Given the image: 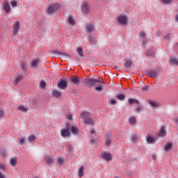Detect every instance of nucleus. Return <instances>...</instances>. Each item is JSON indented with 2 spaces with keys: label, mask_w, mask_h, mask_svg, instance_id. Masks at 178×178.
<instances>
[{
  "label": "nucleus",
  "mask_w": 178,
  "mask_h": 178,
  "mask_svg": "<svg viewBox=\"0 0 178 178\" xmlns=\"http://www.w3.org/2000/svg\"><path fill=\"white\" fill-rule=\"evenodd\" d=\"M90 144H95V140L90 139Z\"/></svg>",
  "instance_id": "4d7b16f0"
},
{
  "label": "nucleus",
  "mask_w": 178,
  "mask_h": 178,
  "mask_svg": "<svg viewBox=\"0 0 178 178\" xmlns=\"http://www.w3.org/2000/svg\"><path fill=\"white\" fill-rule=\"evenodd\" d=\"M40 60L39 58H35L32 60L31 63V67L32 69H35V67H38V63H40Z\"/></svg>",
  "instance_id": "6e6552de"
},
{
  "label": "nucleus",
  "mask_w": 178,
  "mask_h": 178,
  "mask_svg": "<svg viewBox=\"0 0 178 178\" xmlns=\"http://www.w3.org/2000/svg\"><path fill=\"white\" fill-rule=\"evenodd\" d=\"M163 3H170L172 0H161Z\"/></svg>",
  "instance_id": "09e8293b"
},
{
  "label": "nucleus",
  "mask_w": 178,
  "mask_h": 178,
  "mask_svg": "<svg viewBox=\"0 0 178 178\" xmlns=\"http://www.w3.org/2000/svg\"><path fill=\"white\" fill-rule=\"evenodd\" d=\"M0 178H6V177L2 174V172L0 171Z\"/></svg>",
  "instance_id": "864d4df0"
},
{
  "label": "nucleus",
  "mask_w": 178,
  "mask_h": 178,
  "mask_svg": "<svg viewBox=\"0 0 178 178\" xmlns=\"http://www.w3.org/2000/svg\"><path fill=\"white\" fill-rule=\"evenodd\" d=\"M60 8V4L58 3H54L51 5H49L48 9H47V13L48 15H54V13H56L58 12V9Z\"/></svg>",
  "instance_id": "f257e3e1"
},
{
  "label": "nucleus",
  "mask_w": 178,
  "mask_h": 178,
  "mask_svg": "<svg viewBox=\"0 0 178 178\" xmlns=\"http://www.w3.org/2000/svg\"><path fill=\"white\" fill-rule=\"evenodd\" d=\"M18 141H19L21 145H24V138H18Z\"/></svg>",
  "instance_id": "ea45409f"
},
{
  "label": "nucleus",
  "mask_w": 178,
  "mask_h": 178,
  "mask_svg": "<svg viewBox=\"0 0 178 178\" xmlns=\"http://www.w3.org/2000/svg\"><path fill=\"white\" fill-rule=\"evenodd\" d=\"M46 162L48 164H51L54 162V159L52 157L47 156L46 157Z\"/></svg>",
  "instance_id": "2f4dec72"
},
{
  "label": "nucleus",
  "mask_w": 178,
  "mask_h": 178,
  "mask_svg": "<svg viewBox=\"0 0 178 178\" xmlns=\"http://www.w3.org/2000/svg\"><path fill=\"white\" fill-rule=\"evenodd\" d=\"M141 109H143V107L138 106L136 108V112H141Z\"/></svg>",
  "instance_id": "8fccbe9b"
},
{
  "label": "nucleus",
  "mask_w": 178,
  "mask_h": 178,
  "mask_svg": "<svg viewBox=\"0 0 178 178\" xmlns=\"http://www.w3.org/2000/svg\"><path fill=\"white\" fill-rule=\"evenodd\" d=\"M52 94L54 97H56V98H59V97H60V92L59 90H54Z\"/></svg>",
  "instance_id": "393cba45"
},
{
  "label": "nucleus",
  "mask_w": 178,
  "mask_h": 178,
  "mask_svg": "<svg viewBox=\"0 0 178 178\" xmlns=\"http://www.w3.org/2000/svg\"><path fill=\"white\" fill-rule=\"evenodd\" d=\"M71 131L73 134H79V127L72 126L71 128Z\"/></svg>",
  "instance_id": "412c9836"
},
{
  "label": "nucleus",
  "mask_w": 178,
  "mask_h": 178,
  "mask_svg": "<svg viewBox=\"0 0 178 178\" xmlns=\"http://www.w3.org/2000/svg\"><path fill=\"white\" fill-rule=\"evenodd\" d=\"M153 160L155 161L156 159V156L154 154L152 155Z\"/></svg>",
  "instance_id": "bf43d9fd"
},
{
  "label": "nucleus",
  "mask_w": 178,
  "mask_h": 178,
  "mask_svg": "<svg viewBox=\"0 0 178 178\" xmlns=\"http://www.w3.org/2000/svg\"><path fill=\"white\" fill-rule=\"evenodd\" d=\"M172 147H173V144L172 143H168L165 145L164 147L165 152H168V151H170V149H172Z\"/></svg>",
  "instance_id": "4be33fe9"
},
{
  "label": "nucleus",
  "mask_w": 178,
  "mask_h": 178,
  "mask_svg": "<svg viewBox=\"0 0 178 178\" xmlns=\"http://www.w3.org/2000/svg\"><path fill=\"white\" fill-rule=\"evenodd\" d=\"M110 104L111 105H115V104H116V100L113 99H110Z\"/></svg>",
  "instance_id": "49530a36"
},
{
  "label": "nucleus",
  "mask_w": 178,
  "mask_h": 178,
  "mask_svg": "<svg viewBox=\"0 0 178 178\" xmlns=\"http://www.w3.org/2000/svg\"><path fill=\"white\" fill-rule=\"evenodd\" d=\"M170 62L172 63V65H176V66H178V60L175 57H172Z\"/></svg>",
  "instance_id": "7c9ffc66"
},
{
  "label": "nucleus",
  "mask_w": 178,
  "mask_h": 178,
  "mask_svg": "<svg viewBox=\"0 0 178 178\" xmlns=\"http://www.w3.org/2000/svg\"><path fill=\"white\" fill-rule=\"evenodd\" d=\"M10 4L13 8H16V6H17V2H16V1H11Z\"/></svg>",
  "instance_id": "a19ab883"
},
{
  "label": "nucleus",
  "mask_w": 178,
  "mask_h": 178,
  "mask_svg": "<svg viewBox=\"0 0 178 178\" xmlns=\"http://www.w3.org/2000/svg\"><path fill=\"white\" fill-rule=\"evenodd\" d=\"M118 22L122 26L127 24V17L125 15H120L118 17Z\"/></svg>",
  "instance_id": "20e7f679"
},
{
  "label": "nucleus",
  "mask_w": 178,
  "mask_h": 178,
  "mask_svg": "<svg viewBox=\"0 0 178 178\" xmlns=\"http://www.w3.org/2000/svg\"><path fill=\"white\" fill-rule=\"evenodd\" d=\"M111 140H112V134H106V140H105L106 145H107V146L111 145V143H112Z\"/></svg>",
  "instance_id": "9d476101"
},
{
  "label": "nucleus",
  "mask_w": 178,
  "mask_h": 178,
  "mask_svg": "<svg viewBox=\"0 0 178 178\" xmlns=\"http://www.w3.org/2000/svg\"><path fill=\"white\" fill-rule=\"evenodd\" d=\"M0 156H2L3 158H5V156H6V152L5 151L1 152Z\"/></svg>",
  "instance_id": "a18cd8bd"
},
{
  "label": "nucleus",
  "mask_w": 178,
  "mask_h": 178,
  "mask_svg": "<svg viewBox=\"0 0 178 178\" xmlns=\"http://www.w3.org/2000/svg\"><path fill=\"white\" fill-rule=\"evenodd\" d=\"M55 52H56V54H60V52H59L58 51H56Z\"/></svg>",
  "instance_id": "680f3d73"
},
{
  "label": "nucleus",
  "mask_w": 178,
  "mask_h": 178,
  "mask_svg": "<svg viewBox=\"0 0 178 178\" xmlns=\"http://www.w3.org/2000/svg\"><path fill=\"white\" fill-rule=\"evenodd\" d=\"M0 169H1V170L5 171V169H6V165L3 164V163H1L0 164Z\"/></svg>",
  "instance_id": "79ce46f5"
},
{
  "label": "nucleus",
  "mask_w": 178,
  "mask_h": 178,
  "mask_svg": "<svg viewBox=\"0 0 178 178\" xmlns=\"http://www.w3.org/2000/svg\"><path fill=\"white\" fill-rule=\"evenodd\" d=\"M97 83H101V81L97 79L90 78L86 79L84 81V84H86V86H87L88 87H94L95 86H98Z\"/></svg>",
  "instance_id": "f03ea898"
},
{
  "label": "nucleus",
  "mask_w": 178,
  "mask_h": 178,
  "mask_svg": "<svg viewBox=\"0 0 178 178\" xmlns=\"http://www.w3.org/2000/svg\"><path fill=\"white\" fill-rule=\"evenodd\" d=\"M164 38H165V41H169L170 37L169 35H167V36H165Z\"/></svg>",
  "instance_id": "6e6d98bb"
},
{
  "label": "nucleus",
  "mask_w": 178,
  "mask_h": 178,
  "mask_svg": "<svg viewBox=\"0 0 178 178\" xmlns=\"http://www.w3.org/2000/svg\"><path fill=\"white\" fill-rule=\"evenodd\" d=\"M146 75L148 77H158V72L154 70H149L147 71Z\"/></svg>",
  "instance_id": "423d86ee"
},
{
  "label": "nucleus",
  "mask_w": 178,
  "mask_h": 178,
  "mask_svg": "<svg viewBox=\"0 0 178 178\" xmlns=\"http://www.w3.org/2000/svg\"><path fill=\"white\" fill-rule=\"evenodd\" d=\"M129 123L131 126H134L136 123H137V119L136 118V116L131 115L129 118Z\"/></svg>",
  "instance_id": "f8f14e48"
},
{
  "label": "nucleus",
  "mask_w": 178,
  "mask_h": 178,
  "mask_svg": "<svg viewBox=\"0 0 178 178\" xmlns=\"http://www.w3.org/2000/svg\"><path fill=\"white\" fill-rule=\"evenodd\" d=\"M26 67H27V64L22 63L21 64V68L22 69V70H26Z\"/></svg>",
  "instance_id": "37998d69"
},
{
  "label": "nucleus",
  "mask_w": 178,
  "mask_h": 178,
  "mask_svg": "<svg viewBox=\"0 0 178 178\" xmlns=\"http://www.w3.org/2000/svg\"><path fill=\"white\" fill-rule=\"evenodd\" d=\"M91 116V114L88 111L82 112L81 114H80V118H82V119H86V118H90Z\"/></svg>",
  "instance_id": "f3484780"
},
{
  "label": "nucleus",
  "mask_w": 178,
  "mask_h": 178,
  "mask_svg": "<svg viewBox=\"0 0 178 178\" xmlns=\"http://www.w3.org/2000/svg\"><path fill=\"white\" fill-rule=\"evenodd\" d=\"M175 20H176V22H178V15H177L175 16Z\"/></svg>",
  "instance_id": "052dcab7"
},
{
  "label": "nucleus",
  "mask_w": 178,
  "mask_h": 178,
  "mask_svg": "<svg viewBox=\"0 0 178 178\" xmlns=\"http://www.w3.org/2000/svg\"><path fill=\"white\" fill-rule=\"evenodd\" d=\"M70 80L72 83H73V84H74L75 86H79V84H80V78L76 76L71 77Z\"/></svg>",
  "instance_id": "9b49d317"
},
{
  "label": "nucleus",
  "mask_w": 178,
  "mask_h": 178,
  "mask_svg": "<svg viewBox=\"0 0 178 178\" xmlns=\"http://www.w3.org/2000/svg\"><path fill=\"white\" fill-rule=\"evenodd\" d=\"M28 140L30 143H33V141H35L36 137L35 135L31 134L29 136Z\"/></svg>",
  "instance_id": "a878e982"
},
{
  "label": "nucleus",
  "mask_w": 178,
  "mask_h": 178,
  "mask_svg": "<svg viewBox=\"0 0 178 178\" xmlns=\"http://www.w3.org/2000/svg\"><path fill=\"white\" fill-rule=\"evenodd\" d=\"M68 22L70 24H72V26H74V19H73V17H69Z\"/></svg>",
  "instance_id": "72a5a7b5"
},
{
  "label": "nucleus",
  "mask_w": 178,
  "mask_h": 178,
  "mask_svg": "<svg viewBox=\"0 0 178 178\" xmlns=\"http://www.w3.org/2000/svg\"><path fill=\"white\" fill-rule=\"evenodd\" d=\"M3 116V111L2 109H0V118H2Z\"/></svg>",
  "instance_id": "5fc2aeb1"
},
{
  "label": "nucleus",
  "mask_w": 178,
  "mask_h": 178,
  "mask_svg": "<svg viewBox=\"0 0 178 178\" xmlns=\"http://www.w3.org/2000/svg\"><path fill=\"white\" fill-rule=\"evenodd\" d=\"M23 80V75L19 74V75H15L13 76V83L15 84V86H17L20 81Z\"/></svg>",
  "instance_id": "39448f33"
},
{
  "label": "nucleus",
  "mask_w": 178,
  "mask_h": 178,
  "mask_svg": "<svg viewBox=\"0 0 178 178\" xmlns=\"http://www.w3.org/2000/svg\"><path fill=\"white\" fill-rule=\"evenodd\" d=\"M139 37H140V38H145V32L144 31L140 32Z\"/></svg>",
  "instance_id": "58836bf2"
},
{
  "label": "nucleus",
  "mask_w": 178,
  "mask_h": 178,
  "mask_svg": "<svg viewBox=\"0 0 178 178\" xmlns=\"http://www.w3.org/2000/svg\"><path fill=\"white\" fill-rule=\"evenodd\" d=\"M67 118L68 119V120H70L72 121V116L71 114H69L67 116Z\"/></svg>",
  "instance_id": "603ef678"
},
{
  "label": "nucleus",
  "mask_w": 178,
  "mask_h": 178,
  "mask_svg": "<svg viewBox=\"0 0 178 178\" xmlns=\"http://www.w3.org/2000/svg\"><path fill=\"white\" fill-rule=\"evenodd\" d=\"M10 165L13 168H15L17 165V158L10 159Z\"/></svg>",
  "instance_id": "dca6fc26"
},
{
  "label": "nucleus",
  "mask_w": 178,
  "mask_h": 178,
  "mask_svg": "<svg viewBox=\"0 0 178 178\" xmlns=\"http://www.w3.org/2000/svg\"><path fill=\"white\" fill-rule=\"evenodd\" d=\"M103 84H105V82H102Z\"/></svg>",
  "instance_id": "0e129e2a"
},
{
  "label": "nucleus",
  "mask_w": 178,
  "mask_h": 178,
  "mask_svg": "<svg viewBox=\"0 0 178 178\" xmlns=\"http://www.w3.org/2000/svg\"><path fill=\"white\" fill-rule=\"evenodd\" d=\"M76 51L81 58H83V48L82 47H78L76 49Z\"/></svg>",
  "instance_id": "c756f323"
},
{
  "label": "nucleus",
  "mask_w": 178,
  "mask_h": 178,
  "mask_svg": "<svg viewBox=\"0 0 178 178\" xmlns=\"http://www.w3.org/2000/svg\"><path fill=\"white\" fill-rule=\"evenodd\" d=\"M103 159L106 161H111L112 159V154L109 152H105L102 155Z\"/></svg>",
  "instance_id": "4468645a"
},
{
  "label": "nucleus",
  "mask_w": 178,
  "mask_h": 178,
  "mask_svg": "<svg viewBox=\"0 0 178 178\" xmlns=\"http://www.w3.org/2000/svg\"><path fill=\"white\" fill-rule=\"evenodd\" d=\"M131 66V61L130 60H127L125 63V67H127V69H129V67H130Z\"/></svg>",
  "instance_id": "c9c22d12"
},
{
  "label": "nucleus",
  "mask_w": 178,
  "mask_h": 178,
  "mask_svg": "<svg viewBox=\"0 0 178 178\" xmlns=\"http://www.w3.org/2000/svg\"><path fill=\"white\" fill-rule=\"evenodd\" d=\"M18 111H22V112H27V111H29V108H26L24 106L20 105L18 107Z\"/></svg>",
  "instance_id": "b1692460"
},
{
  "label": "nucleus",
  "mask_w": 178,
  "mask_h": 178,
  "mask_svg": "<svg viewBox=\"0 0 178 178\" xmlns=\"http://www.w3.org/2000/svg\"><path fill=\"white\" fill-rule=\"evenodd\" d=\"M149 105H151V106H152L153 108H156V106H158V103L155 102L154 101H149Z\"/></svg>",
  "instance_id": "473e14b6"
},
{
  "label": "nucleus",
  "mask_w": 178,
  "mask_h": 178,
  "mask_svg": "<svg viewBox=\"0 0 178 178\" xmlns=\"http://www.w3.org/2000/svg\"><path fill=\"white\" fill-rule=\"evenodd\" d=\"M86 29L88 33H92L94 31V25L92 24H88L86 26Z\"/></svg>",
  "instance_id": "2eb2a0df"
},
{
  "label": "nucleus",
  "mask_w": 178,
  "mask_h": 178,
  "mask_svg": "<svg viewBox=\"0 0 178 178\" xmlns=\"http://www.w3.org/2000/svg\"><path fill=\"white\" fill-rule=\"evenodd\" d=\"M79 177H83V175H84V166H81L79 170Z\"/></svg>",
  "instance_id": "5701e85b"
},
{
  "label": "nucleus",
  "mask_w": 178,
  "mask_h": 178,
  "mask_svg": "<svg viewBox=\"0 0 178 178\" xmlns=\"http://www.w3.org/2000/svg\"><path fill=\"white\" fill-rule=\"evenodd\" d=\"M61 136L64 138L69 137V136H70V131H69V129H62Z\"/></svg>",
  "instance_id": "ddd939ff"
},
{
  "label": "nucleus",
  "mask_w": 178,
  "mask_h": 178,
  "mask_svg": "<svg viewBox=\"0 0 178 178\" xmlns=\"http://www.w3.org/2000/svg\"><path fill=\"white\" fill-rule=\"evenodd\" d=\"M66 149H67V151H69L70 152H72L73 151V147H72V145H68L66 146Z\"/></svg>",
  "instance_id": "4c0bfd02"
},
{
  "label": "nucleus",
  "mask_w": 178,
  "mask_h": 178,
  "mask_svg": "<svg viewBox=\"0 0 178 178\" xmlns=\"http://www.w3.org/2000/svg\"><path fill=\"white\" fill-rule=\"evenodd\" d=\"M147 142L148 143V144H154V143H155V138L151 136H148L147 138Z\"/></svg>",
  "instance_id": "bb28decb"
},
{
  "label": "nucleus",
  "mask_w": 178,
  "mask_h": 178,
  "mask_svg": "<svg viewBox=\"0 0 178 178\" xmlns=\"http://www.w3.org/2000/svg\"><path fill=\"white\" fill-rule=\"evenodd\" d=\"M86 124H90L91 126L94 125V120L92 118H86L85 120Z\"/></svg>",
  "instance_id": "aec40b11"
},
{
  "label": "nucleus",
  "mask_w": 178,
  "mask_h": 178,
  "mask_svg": "<svg viewBox=\"0 0 178 178\" xmlns=\"http://www.w3.org/2000/svg\"><path fill=\"white\" fill-rule=\"evenodd\" d=\"M19 27H20V23L19 22H16L13 26V35H17V33H19Z\"/></svg>",
  "instance_id": "0eeeda50"
},
{
  "label": "nucleus",
  "mask_w": 178,
  "mask_h": 178,
  "mask_svg": "<svg viewBox=\"0 0 178 178\" xmlns=\"http://www.w3.org/2000/svg\"><path fill=\"white\" fill-rule=\"evenodd\" d=\"M46 86H47V83H45V81H42L40 82V87H42V88H44Z\"/></svg>",
  "instance_id": "c03bdc74"
},
{
  "label": "nucleus",
  "mask_w": 178,
  "mask_h": 178,
  "mask_svg": "<svg viewBox=\"0 0 178 178\" xmlns=\"http://www.w3.org/2000/svg\"><path fill=\"white\" fill-rule=\"evenodd\" d=\"M131 140L134 143H136V141H137V136H133Z\"/></svg>",
  "instance_id": "3c124183"
},
{
  "label": "nucleus",
  "mask_w": 178,
  "mask_h": 178,
  "mask_svg": "<svg viewBox=\"0 0 178 178\" xmlns=\"http://www.w3.org/2000/svg\"><path fill=\"white\" fill-rule=\"evenodd\" d=\"M117 99L120 101H124V99H126V96L123 94H119L117 95Z\"/></svg>",
  "instance_id": "cd10ccee"
},
{
  "label": "nucleus",
  "mask_w": 178,
  "mask_h": 178,
  "mask_svg": "<svg viewBox=\"0 0 178 178\" xmlns=\"http://www.w3.org/2000/svg\"><path fill=\"white\" fill-rule=\"evenodd\" d=\"M3 10L8 13L10 12V6L8 3H5L3 4Z\"/></svg>",
  "instance_id": "a211bd4d"
},
{
  "label": "nucleus",
  "mask_w": 178,
  "mask_h": 178,
  "mask_svg": "<svg viewBox=\"0 0 178 178\" xmlns=\"http://www.w3.org/2000/svg\"><path fill=\"white\" fill-rule=\"evenodd\" d=\"M147 42H143V44H147Z\"/></svg>",
  "instance_id": "e2e57ef3"
},
{
  "label": "nucleus",
  "mask_w": 178,
  "mask_h": 178,
  "mask_svg": "<svg viewBox=\"0 0 178 178\" xmlns=\"http://www.w3.org/2000/svg\"><path fill=\"white\" fill-rule=\"evenodd\" d=\"M160 137H165L166 136V131H165V127H162L160 132L159 133Z\"/></svg>",
  "instance_id": "6ab92c4d"
},
{
  "label": "nucleus",
  "mask_w": 178,
  "mask_h": 178,
  "mask_svg": "<svg viewBox=\"0 0 178 178\" xmlns=\"http://www.w3.org/2000/svg\"><path fill=\"white\" fill-rule=\"evenodd\" d=\"M98 86H96L95 88V90H96V91H102V90H104V86H102V85H97Z\"/></svg>",
  "instance_id": "f704fd0d"
},
{
  "label": "nucleus",
  "mask_w": 178,
  "mask_h": 178,
  "mask_svg": "<svg viewBox=\"0 0 178 178\" xmlns=\"http://www.w3.org/2000/svg\"><path fill=\"white\" fill-rule=\"evenodd\" d=\"M141 90L142 91H147V90H148V86H144L143 87H142Z\"/></svg>",
  "instance_id": "de8ad7c7"
},
{
  "label": "nucleus",
  "mask_w": 178,
  "mask_h": 178,
  "mask_svg": "<svg viewBox=\"0 0 178 178\" xmlns=\"http://www.w3.org/2000/svg\"><path fill=\"white\" fill-rule=\"evenodd\" d=\"M129 104H130V105H131V104H137L138 105V104H140V102L136 100V99H129L128 100Z\"/></svg>",
  "instance_id": "c85d7f7f"
},
{
  "label": "nucleus",
  "mask_w": 178,
  "mask_h": 178,
  "mask_svg": "<svg viewBox=\"0 0 178 178\" xmlns=\"http://www.w3.org/2000/svg\"><path fill=\"white\" fill-rule=\"evenodd\" d=\"M94 133H95V129L90 130V134H94Z\"/></svg>",
  "instance_id": "13d9d810"
},
{
  "label": "nucleus",
  "mask_w": 178,
  "mask_h": 178,
  "mask_svg": "<svg viewBox=\"0 0 178 178\" xmlns=\"http://www.w3.org/2000/svg\"><path fill=\"white\" fill-rule=\"evenodd\" d=\"M81 10L83 13H88V12H90V8L88 7V3H83L82 4Z\"/></svg>",
  "instance_id": "1a4fd4ad"
},
{
  "label": "nucleus",
  "mask_w": 178,
  "mask_h": 178,
  "mask_svg": "<svg viewBox=\"0 0 178 178\" xmlns=\"http://www.w3.org/2000/svg\"><path fill=\"white\" fill-rule=\"evenodd\" d=\"M57 87H58L59 90H67L68 87L67 80H60L58 82Z\"/></svg>",
  "instance_id": "7ed1b4c3"
},
{
  "label": "nucleus",
  "mask_w": 178,
  "mask_h": 178,
  "mask_svg": "<svg viewBox=\"0 0 178 178\" xmlns=\"http://www.w3.org/2000/svg\"><path fill=\"white\" fill-rule=\"evenodd\" d=\"M57 162L58 163V165H63V159L62 157H59L57 160Z\"/></svg>",
  "instance_id": "e433bc0d"
}]
</instances>
